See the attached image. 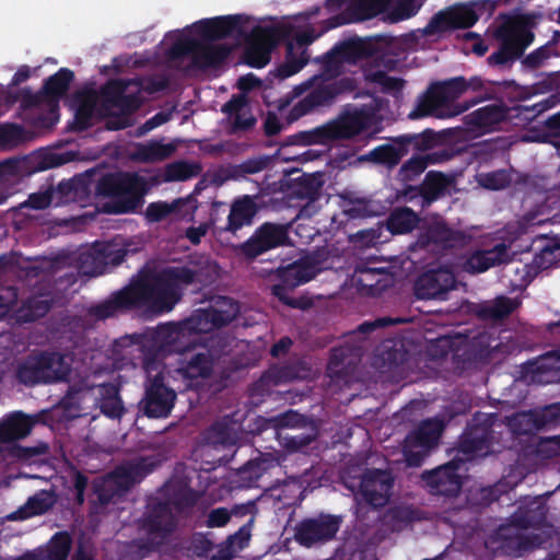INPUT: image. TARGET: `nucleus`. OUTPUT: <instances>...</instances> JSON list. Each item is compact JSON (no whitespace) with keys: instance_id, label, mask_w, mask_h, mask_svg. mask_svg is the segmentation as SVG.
<instances>
[{"instance_id":"19","label":"nucleus","mask_w":560,"mask_h":560,"mask_svg":"<svg viewBox=\"0 0 560 560\" xmlns=\"http://www.w3.org/2000/svg\"><path fill=\"white\" fill-rule=\"evenodd\" d=\"M455 287L454 272L447 267H439L427 270L417 278L415 294L420 300H445Z\"/></svg>"},{"instance_id":"37","label":"nucleus","mask_w":560,"mask_h":560,"mask_svg":"<svg viewBox=\"0 0 560 560\" xmlns=\"http://www.w3.org/2000/svg\"><path fill=\"white\" fill-rule=\"evenodd\" d=\"M96 405L101 412L110 419H120L125 413L119 387L113 383H104L96 387Z\"/></svg>"},{"instance_id":"23","label":"nucleus","mask_w":560,"mask_h":560,"mask_svg":"<svg viewBox=\"0 0 560 560\" xmlns=\"http://www.w3.org/2000/svg\"><path fill=\"white\" fill-rule=\"evenodd\" d=\"M477 21L478 15L471 8H450L434 14L424 27L423 32L425 35H435L452 30H466L474 26Z\"/></svg>"},{"instance_id":"52","label":"nucleus","mask_w":560,"mask_h":560,"mask_svg":"<svg viewBox=\"0 0 560 560\" xmlns=\"http://www.w3.org/2000/svg\"><path fill=\"white\" fill-rule=\"evenodd\" d=\"M71 537L66 532L56 533L46 549H42L43 560H66L71 549Z\"/></svg>"},{"instance_id":"40","label":"nucleus","mask_w":560,"mask_h":560,"mask_svg":"<svg viewBox=\"0 0 560 560\" xmlns=\"http://www.w3.org/2000/svg\"><path fill=\"white\" fill-rule=\"evenodd\" d=\"M56 503V494L52 491L40 490L30 497L26 503L18 509L11 516V520H27L36 515H43L48 512Z\"/></svg>"},{"instance_id":"2","label":"nucleus","mask_w":560,"mask_h":560,"mask_svg":"<svg viewBox=\"0 0 560 560\" xmlns=\"http://www.w3.org/2000/svg\"><path fill=\"white\" fill-rule=\"evenodd\" d=\"M201 277V268L167 266L113 292L108 299L91 305L86 314L97 320H105L120 312L142 306L158 313L170 312L182 300L184 289L202 283Z\"/></svg>"},{"instance_id":"17","label":"nucleus","mask_w":560,"mask_h":560,"mask_svg":"<svg viewBox=\"0 0 560 560\" xmlns=\"http://www.w3.org/2000/svg\"><path fill=\"white\" fill-rule=\"evenodd\" d=\"M460 462L451 460L431 470L421 474L422 481L431 494L455 498L463 487V477L458 472Z\"/></svg>"},{"instance_id":"4","label":"nucleus","mask_w":560,"mask_h":560,"mask_svg":"<svg viewBox=\"0 0 560 560\" xmlns=\"http://www.w3.org/2000/svg\"><path fill=\"white\" fill-rule=\"evenodd\" d=\"M128 84L120 79H109L96 90L98 120L106 119L107 130H122L132 125L130 116L141 106L137 94H126Z\"/></svg>"},{"instance_id":"7","label":"nucleus","mask_w":560,"mask_h":560,"mask_svg":"<svg viewBox=\"0 0 560 560\" xmlns=\"http://www.w3.org/2000/svg\"><path fill=\"white\" fill-rule=\"evenodd\" d=\"M498 428L502 429L503 423L497 412H476L459 436L458 453L465 455L466 459L489 454L493 445L499 443L498 435L501 432L497 430Z\"/></svg>"},{"instance_id":"61","label":"nucleus","mask_w":560,"mask_h":560,"mask_svg":"<svg viewBox=\"0 0 560 560\" xmlns=\"http://www.w3.org/2000/svg\"><path fill=\"white\" fill-rule=\"evenodd\" d=\"M322 183L313 176H302L294 189V194L308 201H315L320 196Z\"/></svg>"},{"instance_id":"59","label":"nucleus","mask_w":560,"mask_h":560,"mask_svg":"<svg viewBox=\"0 0 560 560\" xmlns=\"http://www.w3.org/2000/svg\"><path fill=\"white\" fill-rule=\"evenodd\" d=\"M557 56H559V52L557 50V44L553 40H550L547 44L540 46L539 48L528 54L524 58L523 65L526 68L535 70L541 67L547 59Z\"/></svg>"},{"instance_id":"32","label":"nucleus","mask_w":560,"mask_h":560,"mask_svg":"<svg viewBox=\"0 0 560 560\" xmlns=\"http://www.w3.org/2000/svg\"><path fill=\"white\" fill-rule=\"evenodd\" d=\"M306 40L303 36L296 38V43L289 42L285 49L284 61L275 70V77L284 80L298 73L308 62Z\"/></svg>"},{"instance_id":"25","label":"nucleus","mask_w":560,"mask_h":560,"mask_svg":"<svg viewBox=\"0 0 560 560\" xmlns=\"http://www.w3.org/2000/svg\"><path fill=\"white\" fill-rule=\"evenodd\" d=\"M467 353L469 359L476 362H500L510 353V346L504 343L494 331L482 330L471 338Z\"/></svg>"},{"instance_id":"41","label":"nucleus","mask_w":560,"mask_h":560,"mask_svg":"<svg viewBox=\"0 0 560 560\" xmlns=\"http://www.w3.org/2000/svg\"><path fill=\"white\" fill-rule=\"evenodd\" d=\"M517 305L518 303L515 299L500 295L493 301L477 305L475 313L483 320H501L510 316L516 310Z\"/></svg>"},{"instance_id":"30","label":"nucleus","mask_w":560,"mask_h":560,"mask_svg":"<svg viewBox=\"0 0 560 560\" xmlns=\"http://www.w3.org/2000/svg\"><path fill=\"white\" fill-rule=\"evenodd\" d=\"M508 247L500 243L490 249H477L466 256L462 264V270L469 275H478L489 270L491 267L506 261Z\"/></svg>"},{"instance_id":"21","label":"nucleus","mask_w":560,"mask_h":560,"mask_svg":"<svg viewBox=\"0 0 560 560\" xmlns=\"http://www.w3.org/2000/svg\"><path fill=\"white\" fill-rule=\"evenodd\" d=\"M465 240L464 232L454 230L445 221L439 220L422 228L417 245L420 248L446 250L462 246Z\"/></svg>"},{"instance_id":"62","label":"nucleus","mask_w":560,"mask_h":560,"mask_svg":"<svg viewBox=\"0 0 560 560\" xmlns=\"http://www.w3.org/2000/svg\"><path fill=\"white\" fill-rule=\"evenodd\" d=\"M200 495L199 491L185 487L174 493L172 502L178 512H185L198 503Z\"/></svg>"},{"instance_id":"44","label":"nucleus","mask_w":560,"mask_h":560,"mask_svg":"<svg viewBox=\"0 0 560 560\" xmlns=\"http://www.w3.org/2000/svg\"><path fill=\"white\" fill-rule=\"evenodd\" d=\"M175 151L176 145L173 143L151 140L148 143L139 144L136 148L133 158L142 163H155L171 158Z\"/></svg>"},{"instance_id":"35","label":"nucleus","mask_w":560,"mask_h":560,"mask_svg":"<svg viewBox=\"0 0 560 560\" xmlns=\"http://www.w3.org/2000/svg\"><path fill=\"white\" fill-rule=\"evenodd\" d=\"M36 420L22 411L8 416L0 422V442H12L26 438L35 425Z\"/></svg>"},{"instance_id":"5","label":"nucleus","mask_w":560,"mask_h":560,"mask_svg":"<svg viewBox=\"0 0 560 560\" xmlns=\"http://www.w3.org/2000/svg\"><path fill=\"white\" fill-rule=\"evenodd\" d=\"M464 93H466V78L462 75L433 82L419 96L415 109L409 113V118L419 119L425 116L436 118L455 117L468 108V105L454 104Z\"/></svg>"},{"instance_id":"43","label":"nucleus","mask_w":560,"mask_h":560,"mask_svg":"<svg viewBox=\"0 0 560 560\" xmlns=\"http://www.w3.org/2000/svg\"><path fill=\"white\" fill-rule=\"evenodd\" d=\"M547 511L544 505L518 506L510 516L512 526L518 529L540 528L545 525Z\"/></svg>"},{"instance_id":"11","label":"nucleus","mask_w":560,"mask_h":560,"mask_svg":"<svg viewBox=\"0 0 560 560\" xmlns=\"http://www.w3.org/2000/svg\"><path fill=\"white\" fill-rule=\"evenodd\" d=\"M140 527L148 537L135 541L141 556H145L159 548L163 540L175 529V521L167 503L156 502L148 506Z\"/></svg>"},{"instance_id":"1","label":"nucleus","mask_w":560,"mask_h":560,"mask_svg":"<svg viewBox=\"0 0 560 560\" xmlns=\"http://www.w3.org/2000/svg\"><path fill=\"white\" fill-rule=\"evenodd\" d=\"M240 313L238 303L229 296H218L212 305L195 310L178 323L148 328L141 334L121 337L117 346H136L142 353L144 368L150 371L156 361L178 353L176 374L187 389L202 390L211 378L218 357L206 347H196V336L231 324Z\"/></svg>"},{"instance_id":"63","label":"nucleus","mask_w":560,"mask_h":560,"mask_svg":"<svg viewBox=\"0 0 560 560\" xmlns=\"http://www.w3.org/2000/svg\"><path fill=\"white\" fill-rule=\"evenodd\" d=\"M93 492L101 505L109 504L121 492L109 477L93 483Z\"/></svg>"},{"instance_id":"39","label":"nucleus","mask_w":560,"mask_h":560,"mask_svg":"<svg viewBox=\"0 0 560 560\" xmlns=\"http://www.w3.org/2000/svg\"><path fill=\"white\" fill-rule=\"evenodd\" d=\"M253 524L254 518L252 517L237 532L229 535L225 540L217 545L215 552L211 556L210 560H231L234 558L235 553L244 549L248 544Z\"/></svg>"},{"instance_id":"13","label":"nucleus","mask_w":560,"mask_h":560,"mask_svg":"<svg viewBox=\"0 0 560 560\" xmlns=\"http://www.w3.org/2000/svg\"><path fill=\"white\" fill-rule=\"evenodd\" d=\"M177 394L164 382L162 372L149 376L144 385V396L139 401V412L150 419L167 418L175 405Z\"/></svg>"},{"instance_id":"16","label":"nucleus","mask_w":560,"mask_h":560,"mask_svg":"<svg viewBox=\"0 0 560 560\" xmlns=\"http://www.w3.org/2000/svg\"><path fill=\"white\" fill-rule=\"evenodd\" d=\"M288 240L287 225L265 222L240 246V250L246 258L255 259L268 250L285 245Z\"/></svg>"},{"instance_id":"49","label":"nucleus","mask_w":560,"mask_h":560,"mask_svg":"<svg viewBox=\"0 0 560 560\" xmlns=\"http://www.w3.org/2000/svg\"><path fill=\"white\" fill-rule=\"evenodd\" d=\"M202 167L197 162L175 161L165 166V182H184L197 177Z\"/></svg>"},{"instance_id":"47","label":"nucleus","mask_w":560,"mask_h":560,"mask_svg":"<svg viewBox=\"0 0 560 560\" xmlns=\"http://www.w3.org/2000/svg\"><path fill=\"white\" fill-rule=\"evenodd\" d=\"M320 65V72L307 80V84L313 85L317 80H335L343 70V61L335 46L323 56L315 58Z\"/></svg>"},{"instance_id":"38","label":"nucleus","mask_w":560,"mask_h":560,"mask_svg":"<svg viewBox=\"0 0 560 560\" xmlns=\"http://www.w3.org/2000/svg\"><path fill=\"white\" fill-rule=\"evenodd\" d=\"M51 301L42 295H32L21 301L12 312V318L19 324L34 323L50 311Z\"/></svg>"},{"instance_id":"36","label":"nucleus","mask_w":560,"mask_h":560,"mask_svg":"<svg viewBox=\"0 0 560 560\" xmlns=\"http://www.w3.org/2000/svg\"><path fill=\"white\" fill-rule=\"evenodd\" d=\"M343 63H354L362 59H371L374 63V55L376 50V40L374 37L365 39H350L340 42L335 45Z\"/></svg>"},{"instance_id":"31","label":"nucleus","mask_w":560,"mask_h":560,"mask_svg":"<svg viewBox=\"0 0 560 560\" xmlns=\"http://www.w3.org/2000/svg\"><path fill=\"white\" fill-rule=\"evenodd\" d=\"M256 199V196L250 195H243L235 198L231 205L228 224L224 230L235 233L243 226L252 225L259 210Z\"/></svg>"},{"instance_id":"26","label":"nucleus","mask_w":560,"mask_h":560,"mask_svg":"<svg viewBox=\"0 0 560 560\" xmlns=\"http://www.w3.org/2000/svg\"><path fill=\"white\" fill-rule=\"evenodd\" d=\"M272 47V30L257 25L247 36L243 60L252 68L261 69L270 61Z\"/></svg>"},{"instance_id":"18","label":"nucleus","mask_w":560,"mask_h":560,"mask_svg":"<svg viewBox=\"0 0 560 560\" xmlns=\"http://www.w3.org/2000/svg\"><path fill=\"white\" fill-rule=\"evenodd\" d=\"M394 477L383 469H366L362 476L359 494L372 508H384L392 497Z\"/></svg>"},{"instance_id":"20","label":"nucleus","mask_w":560,"mask_h":560,"mask_svg":"<svg viewBox=\"0 0 560 560\" xmlns=\"http://www.w3.org/2000/svg\"><path fill=\"white\" fill-rule=\"evenodd\" d=\"M374 39L376 40L374 66L385 70H396L406 58L408 49L415 44L413 37L407 34L399 37L377 35Z\"/></svg>"},{"instance_id":"22","label":"nucleus","mask_w":560,"mask_h":560,"mask_svg":"<svg viewBox=\"0 0 560 560\" xmlns=\"http://www.w3.org/2000/svg\"><path fill=\"white\" fill-rule=\"evenodd\" d=\"M363 129V120L358 114H346L336 120L308 132L310 143H327L334 140L351 139Z\"/></svg>"},{"instance_id":"45","label":"nucleus","mask_w":560,"mask_h":560,"mask_svg":"<svg viewBox=\"0 0 560 560\" xmlns=\"http://www.w3.org/2000/svg\"><path fill=\"white\" fill-rule=\"evenodd\" d=\"M418 214L410 208H397L387 218L386 229L393 235L407 234L412 232L419 224Z\"/></svg>"},{"instance_id":"60","label":"nucleus","mask_w":560,"mask_h":560,"mask_svg":"<svg viewBox=\"0 0 560 560\" xmlns=\"http://www.w3.org/2000/svg\"><path fill=\"white\" fill-rule=\"evenodd\" d=\"M480 186L491 190L504 189L511 184V175L505 170L481 173L478 176Z\"/></svg>"},{"instance_id":"34","label":"nucleus","mask_w":560,"mask_h":560,"mask_svg":"<svg viewBox=\"0 0 560 560\" xmlns=\"http://www.w3.org/2000/svg\"><path fill=\"white\" fill-rule=\"evenodd\" d=\"M78 106L74 114L72 130L85 131L93 126V119H98L96 90H86L77 94Z\"/></svg>"},{"instance_id":"14","label":"nucleus","mask_w":560,"mask_h":560,"mask_svg":"<svg viewBox=\"0 0 560 560\" xmlns=\"http://www.w3.org/2000/svg\"><path fill=\"white\" fill-rule=\"evenodd\" d=\"M320 270V262L315 257L301 258L279 269V283L272 285V293L288 305L295 306V303L284 299L285 291L311 281Z\"/></svg>"},{"instance_id":"10","label":"nucleus","mask_w":560,"mask_h":560,"mask_svg":"<svg viewBox=\"0 0 560 560\" xmlns=\"http://www.w3.org/2000/svg\"><path fill=\"white\" fill-rule=\"evenodd\" d=\"M232 51L228 44H211L191 37H180L168 48V57L177 60L190 56L194 68L206 70L223 63Z\"/></svg>"},{"instance_id":"29","label":"nucleus","mask_w":560,"mask_h":560,"mask_svg":"<svg viewBox=\"0 0 560 560\" xmlns=\"http://www.w3.org/2000/svg\"><path fill=\"white\" fill-rule=\"evenodd\" d=\"M524 374L539 385L560 383V353L551 351L524 364Z\"/></svg>"},{"instance_id":"15","label":"nucleus","mask_w":560,"mask_h":560,"mask_svg":"<svg viewBox=\"0 0 560 560\" xmlns=\"http://www.w3.org/2000/svg\"><path fill=\"white\" fill-rule=\"evenodd\" d=\"M128 250L107 242H96L91 248L79 256L80 267L85 275L98 276L107 271L108 267L120 265Z\"/></svg>"},{"instance_id":"28","label":"nucleus","mask_w":560,"mask_h":560,"mask_svg":"<svg viewBox=\"0 0 560 560\" xmlns=\"http://www.w3.org/2000/svg\"><path fill=\"white\" fill-rule=\"evenodd\" d=\"M304 89H311L307 94L314 108L330 105L339 95L352 92L355 89L354 80L348 77L338 80H317L313 85L303 83Z\"/></svg>"},{"instance_id":"57","label":"nucleus","mask_w":560,"mask_h":560,"mask_svg":"<svg viewBox=\"0 0 560 560\" xmlns=\"http://www.w3.org/2000/svg\"><path fill=\"white\" fill-rule=\"evenodd\" d=\"M184 205L182 199H175L172 202L154 201L150 202L145 209V219L151 223L161 222L171 214L177 212Z\"/></svg>"},{"instance_id":"42","label":"nucleus","mask_w":560,"mask_h":560,"mask_svg":"<svg viewBox=\"0 0 560 560\" xmlns=\"http://www.w3.org/2000/svg\"><path fill=\"white\" fill-rule=\"evenodd\" d=\"M384 275L385 272L382 268L357 266L354 281L362 293L376 296L386 288V283L382 279Z\"/></svg>"},{"instance_id":"9","label":"nucleus","mask_w":560,"mask_h":560,"mask_svg":"<svg viewBox=\"0 0 560 560\" xmlns=\"http://www.w3.org/2000/svg\"><path fill=\"white\" fill-rule=\"evenodd\" d=\"M497 37L500 40L499 47L487 61L491 67L510 69L533 43L534 33L524 22L514 20L502 25L497 31Z\"/></svg>"},{"instance_id":"48","label":"nucleus","mask_w":560,"mask_h":560,"mask_svg":"<svg viewBox=\"0 0 560 560\" xmlns=\"http://www.w3.org/2000/svg\"><path fill=\"white\" fill-rule=\"evenodd\" d=\"M443 431V423L436 419H428L421 422L413 433V443L421 447H433L438 444Z\"/></svg>"},{"instance_id":"50","label":"nucleus","mask_w":560,"mask_h":560,"mask_svg":"<svg viewBox=\"0 0 560 560\" xmlns=\"http://www.w3.org/2000/svg\"><path fill=\"white\" fill-rule=\"evenodd\" d=\"M211 532H195L185 541L184 549L192 557L207 558L214 549Z\"/></svg>"},{"instance_id":"51","label":"nucleus","mask_w":560,"mask_h":560,"mask_svg":"<svg viewBox=\"0 0 560 560\" xmlns=\"http://www.w3.org/2000/svg\"><path fill=\"white\" fill-rule=\"evenodd\" d=\"M270 375L273 376V384H284L306 376L307 369L301 361L287 362L281 365H275L270 369Z\"/></svg>"},{"instance_id":"27","label":"nucleus","mask_w":560,"mask_h":560,"mask_svg":"<svg viewBox=\"0 0 560 560\" xmlns=\"http://www.w3.org/2000/svg\"><path fill=\"white\" fill-rule=\"evenodd\" d=\"M510 117V108L503 103H493L475 109L464 116L465 125L472 131H492Z\"/></svg>"},{"instance_id":"33","label":"nucleus","mask_w":560,"mask_h":560,"mask_svg":"<svg viewBox=\"0 0 560 560\" xmlns=\"http://www.w3.org/2000/svg\"><path fill=\"white\" fill-rule=\"evenodd\" d=\"M454 178L439 171H429L421 182V208H429L435 201L451 195Z\"/></svg>"},{"instance_id":"53","label":"nucleus","mask_w":560,"mask_h":560,"mask_svg":"<svg viewBox=\"0 0 560 560\" xmlns=\"http://www.w3.org/2000/svg\"><path fill=\"white\" fill-rule=\"evenodd\" d=\"M162 460L158 455H149V456H138L131 460H128L125 464L133 480L139 483L142 481L148 475L153 472L160 465Z\"/></svg>"},{"instance_id":"6","label":"nucleus","mask_w":560,"mask_h":560,"mask_svg":"<svg viewBox=\"0 0 560 560\" xmlns=\"http://www.w3.org/2000/svg\"><path fill=\"white\" fill-rule=\"evenodd\" d=\"M148 190V180L136 172L106 173L95 186L97 196L114 199V213L133 212Z\"/></svg>"},{"instance_id":"55","label":"nucleus","mask_w":560,"mask_h":560,"mask_svg":"<svg viewBox=\"0 0 560 560\" xmlns=\"http://www.w3.org/2000/svg\"><path fill=\"white\" fill-rule=\"evenodd\" d=\"M430 162L431 159L428 155H415L410 158L400 166L397 179L401 183L413 182L425 171Z\"/></svg>"},{"instance_id":"56","label":"nucleus","mask_w":560,"mask_h":560,"mask_svg":"<svg viewBox=\"0 0 560 560\" xmlns=\"http://www.w3.org/2000/svg\"><path fill=\"white\" fill-rule=\"evenodd\" d=\"M534 140L553 145L560 155V110L547 117Z\"/></svg>"},{"instance_id":"54","label":"nucleus","mask_w":560,"mask_h":560,"mask_svg":"<svg viewBox=\"0 0 560 560\" xmlns=\"http://www.w3.org/2000/svg\"><path fill=\"white\" fill-rule=\"evenodd\" d=\"M393 0H353L352 12L357 20H370L387 11Z\"/></svg>"},{"instance_id":"8","label":"nucleus","mask_w":560,"mask_h":560,"mask_svg":"<svg viewBox=\"0 0 560 560\" xmlns=\"http://www.w3.org/2000/svg\"><path fill=\"white\" fill-rule=\"evenodd\" d=\"M435 143V133L432 129H425L420 133H407L395 137L389 143L375 147L368 153L360 155V162H371L387 170L395 168L409 153L410 147L418 151H427Z\"/></svg>"},{"instance_id":"24","label":"nucleus","mask_w":560,"mask_h":560,"mask_svg":"<svg viewBox=\"0 0 560 560\" xmlns=\"http://www.w3.org/2000/svg\"><path fill=\"white\" fill-rule=\"evenodd\" d=\"M245 20L243 15H224L211 19H202L192 24L195 33L200 37V40L212 42L223 39L232 36L233 34L243 35V25Z\"/></svg>"},{"instance_id":"46","label":"nucleus","mask_w":560,"mask_h":560,"mask_svg":"<svg viewBox=\"0 0 560 560\" xmlns=\"http://www.w3.org/2000/svg\"><path fill=\"white\" fill-rule=\"evenodd\" d=\"M74 73L68 68H60L56 73L48 77L42 88L45 96L54 102H58L68 92Z\"/></svg>"},{"instance_id":"3","label":"nucleus","mask_w":560,"mask_h":560,"mask_svg":"<svg viewBox=\"0 0 560 560\" xmlns=\"http://www.w3.org/2000/svg\"><path fill=\"white\" fill-rule=\"evenodd\" d=\"M71 372L66 354L48 350L33 351L14 366L16 382L26 387L66 382Z\"/></svg>"},{"instance_id":"64","label":"nucleus","mask_w":560,"mask_h":560,"mask_svg":"<svg viewBox=\"0 0 560 560\" xmlns=\"http://www.w3.org/2000/svg\"><path fill=\"white\" fill-rule=\"evenodd\" d=\"M536 455L544 459L560 457V434L541 436L536 445Z\"/></svg>"},{"instance_id":"12","label":"nucleus","mask_w":560,"mask_h":560,"mask_svg":"<svg viewBox=\"0 0 560 560\" xmlns=\"http://www.w3.org/2000/svg\"><path fill=\"white\" fill-rule=\"evenodd\" d=\"M342 516L320 512L306 516L294 526V540L302 547L313 548L335 539L342 524Z\"/></svg>"},{"instance_id":"58","label":"nucleus","mask_w":560,"mask_h":560,"mask_svg":"<svg viewBox=\"0 0 560 560\" xmlns=\"http://www.w3.org/2000/svg\"><path fill=\"white\" fill-rule=\"evenodd\" d=\"M387 71L388 70H385L384 68H376L368 73V79L371 82L378 84L384 93L397 95L404 89L405 80L390 77L386 73Z\"/></svg>"}]
</instances>
